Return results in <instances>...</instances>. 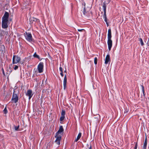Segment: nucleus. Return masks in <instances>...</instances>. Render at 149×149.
<instances>
[{
    "mask_svg": "<svg viewBox=\"0 0 149 149\" xmlns=\"http://www.w3.org/2000/svg\"><path fill=\"white\" fill-rule=\"evenodd\" d=\"M9 17V13L7 12H5L2 18V27L3 29H6L8 27Z\"/></svg>",
    "mask_w": 149,
    "mask_h": 149,
    "instance_id": "obj_1",
    "label": "nucleus"
},
{
    "mask_svg": "<svg viewBox=\"0 0 149 149\" xmlns=\"http://www.w3.org/2000/svg\"><path fill=\"white\" fill-rule=\"evenodd\" d=\"M107 38V44L108 45V49L109 51H110L112 45V42L111 40V31L110 29H109L108 30Z\"/></svg>",
    "mask_w": 149,
    "mask_h": 149,
    "instance_id": "obj_2",
    "label": "nucleus"
},
{
    "mask_svg": "<svg viewBox=\"0 0 149 149\" xmlns=\"http://www.w3.org/2000/svg\"><path fill=\"white\" fill-rule=\"evenodd\" d=\"M17 93H17L15 90H14L11 99V101L12 103H15L18 102L19 97L18 96Z\"/></svg>",
    "mask_w": 149,
    "mask_h": 149,
    "instance_id": "obj_3",
    "label": "nucleus"
},
{
    "mask_svg": "<svg viewBox=\"0 0 149 149\" xmlns=\"http://www.w3.org/2000/svg\"><path fill=\"white\" fill-rule=\"evenodd\" d=\"M21 60L20 57L16 55H13V64H16L19 63Z\"/></svg>",
    "mask_w": 149,
    "mask_h": 149,
    "instance_id": "obj_4",
    "label": "nucleus"
},
{
    "mask_svg": "<svg viewBox=\"0 0 149 149\" xmlns=\"http://www.w3.org/2000/svg\"><path fill=\"white\" fill-rule=\"evenodd\" d=\"M24 36L26 39L29 42H31L32 41V36L30 33L26 32Z\"/></svg>",
    "mask_w": 149,
    "mask_h": 149,
    "instance_id": "obj_5",
    "label": "nucleus"
},
{
    "mask_svg": "<svg viewBox=\"0 0 149 149\" xmlns=\"http://www.w3.org/2000/svg\"><path fill=\"white\" fill-rule=\"evenodd\" d=\"M43 63L42 62H40L38 65L37 67V69L39 73H41L43 72Z\"/></svg>",
    "mask_w": 149,
    "mask_h": 149,
    "instance_id": "obj_6",
    "label": "nucleus"
},
{
    "mask_svg": "<svg viewBox=\"0 0 149 149\" xmlns=\"http://www.w3.org/2000/svg\"><path fill=\"white\" fill-rule=\"evenodd\" d=\"M55 138H56L55 141V143L58 145H59L60 144V141L61 138V136L55 135Z\"/></svg>",
    "mask_w": 149,
    "mask_h": 149,
    "instance_id": "obj_7",
    "label": "nucleus"
},
{
    "mask_svg": "<svg viewBox=\"0 0 149 149\" xmlns=\"http://www.w3.org/2000/svg\"><path fill=\"white\" fill-rule=\"evenodd\" d=\"M33 95V94L32 93V91L31 90H27L26 93V95L29 96V100H30L31 98Z\"/></svg>",
    "mask_w": 149,
    "mask_h": 149,
    "instance_id": "obj_8",
    "label": "nucleus"
},
{
    "mask_svg": "<svg viewBox=\"0 0 149 149\" xmlns=\"http://www.w3.org/2000/svg\"><path fill=\"white\" fill-rule=\"evenodd\" d=\"M64 131V130L62 126H61L59 128L57 131V132L56 133V135H60L59 134H61Z\"/></svg>",
    "mask_w": 149,
    "mask_h": 149,
    "instance_id": "obj_9",
    "label": "nucleus"
},
{
    "mask_svg": "<svg viewBox=\"0 0 149 149\" xmlns=\"http://www.w3.org/2000/svg\"><path fill=\"white\" fill-rule=\"evenodd\" d=\"M109 2V1H108V3H106V1H104L103 3L102 8L103 9L104 13H106L107 6Z\"/></svg>",
    "mask_w": 149,
    "mask_h": 149,
    "instance_id": "obj_10",
    "label": "nucleus"
},
{
    "mask_svg": "<svg viewBox=\"0 0 149 149\" xmlns=\"http://www.w3.org/2000/svg\"><path fill=\"white\" fill-rule=\"evenodd\" d=\"M67 82V78L66 77V74H65L64 76L63 81V88L64 90H65L66 88Z\"/></svg>",
    "mask_w": 149,
    "mask_h": 149,
    "instance_id": "obj_11",
    "label": "nucleus"
},
{
    "mask_svg": "<svg viewBox=\"0 0 149 149\" xmlns=\"http://www.w3.org/2000/svg\"><path fill=\"white\" fill-rule=\"evenodd\" d=\"M110 56L109 54L107 55L105 58V64H107L109 62H110Z\"/></svg>",
    "mask_w": 149,
    "mask_h": 149,
    "instance_id": "obj_12",
    "label": "nucleus"
},
{
    "mask_svg": "<svg viewBox=\"0 0 149 149\" xmlns=\"http://www.w3.org/2000/svg\"><path fill=\"white\" fill-rule=\"evenodd\" d=\"M81 133H79L77 136V138L75 139L74 141L77 142L81 137Z\"/></svg>",
    "mask_w": 149,
    "mask_h": 149,
    "instance_id": "obj_13",
    "label": "nucleus"
},
{
    "mask_svg": "<svg viewBox=\"0 0 149 149\" xmlns=\"http://www.w3.org/2000/svg\"><path fill=\"white\" fill-rule=\"evenodd\" d=\"M147 144V139L146 138L144 142L143 143V149H146V146Z\"/></svg>",
    "mask_w": 149,
    "mask_h": 149,
    "instance_id": "obj_14",
    "label": "nucleus"
},
{
    "mask_svg": "<svg viewBox=\"0 0 149 149\" xmlns=\"http://www.w3.org/2000/svg\"><path fill=\"white\" fill-rule=\"evenodd\" d=\"M33 56L35 58H38V59H40V56L39 55H38L37 54H36V52H35L33 55Z\"/></svg>",
    "mask_w": 149,
    "mask_h": 149,
    "instance_id": "obj_15",
    "label": "nucleus"
},
{
    "mask_svg": "<svg viewBox=\"0 0 149 149\" xmlns=\"http://www.w3.org/2000/svg\"><path fill=\"white\" fill-rule=\"evenodd\" d=\"M103 18L104 19V20L105 22H107V17L106 13H104L103 15Z\"/></svg>",
    "mask_w": 149,
    "mask_h": 149,
    "instance_id": "obj_16",
    "label": "nucleus"
},
{
    "mask_svg": "<svg viewBox=\"0 0 149 149\" xmlns=\"http://www.w3.org/2000/svg\"><path fill=\"white\" fill-rule=\"evenodd\" d=\"M139 40L140 42L141 45L142 46H143L144 44L142 39L141 38H139Z\"/></svg>",
    "mask_w": 149,
    "mask_h": 149,
    "instance_id": "obj_17",
    "label": "nucleus"
},
{
    "mask_svg": "<svg viewBox=\"0 0 149 149\" xmlns=\"http://www.w3.org/2000/svg\"><path fill=\"white\" fill-rule=\"evenodd\" d=\"M33 19H32V20L34 22H36L37 23H38L40 22L39 20L36 18L33 17Z\"/></svg>",
    "mask_w": 149,
    "mask_h": 149,
    "instance_id": "obj_18",
    "label": "nucleus"
},
{
    "mask_svg": "<svg viewBox=\"0 0 149 149\" xmlns=\"http://www.w3.org/2000/svg\"><path fill=\"white\" fill-rule=\"evenodd\" d=\"M65 118V116H61V117L60 119V123H62V122L64 119Z\"/></svg>",
    "mask_w": 149,
    "mask_h": 149,
    "instance_id": "obj_19",
    "label": "nucleus"
},
{
    "mask_svg": "<svg viewBox=\"0 0 149 149\" xmlns=\"http://www.w3.org/2000/svg\"><path fill=\"white\" fill-rule=\"evenodd\" d=\"M65 111L64 110H62L61 113V116H65Z\"/></svg>",
    "mask_w": 149,
    "mask_h": 149,
    "instance_id": "obj_20",
    "label": "nucleus"
},
{
    "mask_svg": "<svg viewBox=\"0 0 149 149\" xmlns=\"http://www.w3.org/2000/svg\"><path fill=\"white\" fill-rule=\"evenodd\" d=\"M3 112L4 113H5V114H6L8 112V111L6 109V107L3 110Z\"/></svg>",
    "mask_w": 149,
    "mask_h": 149,
    "instance_id": "obj_21",
    "label": "nucleus"
},
{
    "mask_svg": "<svg viewBox=\"0 0 149 149\" xmlns=\"http://www.w3.org/2000/svg\"><path fill=\"white\" fill-rule=\"evenodd\" d=\"M97 58L95 57L94 58V62L95 65H96L97 63Z\"/></svg>",
    "mask_w": 149,
    "mask_h": 149,
    "instance_id": "obj_22",
    "label": "nucleus"
},
{
    "mask_svg": "<svg viewBox=\"0 0 149 149\" xmlns=\"http://www.w3.org/2000/svg\"><path fill=\"white\" fill-rule=\"evenodd\" d=\"M141 86L142 87V92H143V95L145 96V94H144V86H143V85H141Z\"/></svg>",
    "mask_w": 149,
    "mask_h": 149,
    "instance_id": "obj_23",
    "label": "nucleus"
},
{
    "mask_svg": "<svg viewBox=\"0 0 149 149\" xmlns=\"http://www.w3.org/2000/svg\"><path fill=\"white\" fill-rule=\"evenodd\" d=\"M19 127V125H18V126H15V130L16 131H17Z\"/></svg>",
    "mask_w": 149,
    "mask_h": 149,
    "instance_id": "obj_24",
    "label": "nucleus"
},
{
    "mask_svg": "<svg viewBox=\"0 0 149 149\" xmlns=\"http://www.w3.org/2000/svg\"><path fill=\"white\" fill-rule=\"evenodd\" d=\"M135 146L134 147V149H136L137 148V142H136V143L135 142Z\"/></svg>",
    "mask_w": 149,
    "mask_h": 149,
    "instance_id": "obj_25",
    "label": "nucleus"
},
{
    "mask_svg": "<svg viewBox=\"0 0 149 149\" xmlns=\"http://www.w3.org/2000/svg\"><path fill=\"white\" fill-rule=\"evenodd\" d=\"M3 32L4 33L5 35H6V36H8V31L5 32L4 31H3Z\"/></svg>",
    "mask_w": 149,
    "mask_h": 149,
    "instance_id": "obj_26",
    "label": "nucleus"
},
{
    "mask_svg": "<svg viewBox=\"0 0 149 149\" xmlns=\"http://www.w3.org/2000/svg\"><path fill=\"white\" fill-rule=\"evenodd\" d=\"M18 68V66L17 65H15V67L14 68V69L15 70H17Z\"/></svg>",
    "mask_w": 149,
    "mask_h": 149,
    "instance_id": "obj_27",
    "label": "nucleus"
},
{
    "mask_svg": "<svg viewBox=\"0 0 149 149\" xmlns=\"http://www.w3.org/2000/svg\"><path fill=\"white\" fill-rule=\"evenodd\" d=\"M83 13V14L84 15H85L86 14V11L85 7L84 8Z\"/></svg>",
    "mask_w": 149,
    "mask_h": 149,
    "instance_id": "obj_28",
    "label": "nucleus"
},
{
    "mask_svg": "<svg viewBox=\"0 0 149 149\" xmlns=\"http://www.w3.org/2000/svg\"><path fill=\"white\" fill-rule=\"evenodd\" d=\"M78 31H79V32H80V31H84V30L83 29H78Z\"/></svg>",
    "mask_w": 149,
    "mask_h": 149,
    "instance_id": "obj_29",
    "label": "nucleus"
},
{
    "mask_svg": "<svg viewBox=\"0 0 149 149\" xmlns=\"http://www.w3.org/2000/svg\"><path fill=\"white\" fill-rule=\"evenodd\" d=\"M59 70L61 72H63L62 68L61 67L59 68Z\"/></svg>",
    "mask_w": 149,
    "mask_h": 149,
    "instance_id": "obj_30",
    "label": "nucleus"
},
{
    "mask_svg": "<svg viewBox=\"0 0 149 149\" xmlns=\"http://www.w3.org/2000/svg\"><path fill=\"white\" fill-rule=\"evenodd\" d=\"M1 70H2V71L3 74V75H5V73H4V72L3 69V68H2L1 69Z\"/></svg>",
    "mask_w": 149,
    "mask_h": 149,
    "instance_id": "obj_31",
    "label": "nucleus"
},
{
    "mask_svg": "<svg viewBox=\"0 0 149 149\" xmlns=\"http://www.w3.org/2000/svg\"><path fill=\"white\" fill-rule=\"evenodd\" d=\"M60 74L62 77H63V72H61Z\"/></svg>",
    "mask_w": 149,
    "mask_h": 149,
    "instance_id": "obj_32",
    "label": "nucleus"
},
{
    "mask_svg": "<svg viewBox=\"0 0 149 149\" xmlns=\"http://www.w3.org/2000/svg\"><path fill=\"white\" fill-rule=\"evenodd\" d=\"M88 149H92V147H91V145L89 147Z\"/></svg>",
    "mask_w": 149,
    "mask_h": 149,
    "instance_id": "obj_33",
    "label": "nucleus"
},
{
    "mask_svg": "<svg viewBox=\"0 0 149 149\" xmlns=\"http://www.w3.org/2000/svg\"><path fill=\"white\" fill-rule=\"evenodd\" d=\"M106 22V23L107 24V26H109V24H108V22Z\"/></svg>",
    "mask_w": 149,
    "mask_h": 149,
    "instance_id": "obj_34",
    "label": "nucleus"
},
{
    "mask_svg": "<svg viewBox=\"0 0 149 149\" xmlns=\"http://www.w3.org/2000/svg\"><path fill=\"white\" fill-rule=\"evenodd\" d=\"M66 72V70H65L64 71V72Z\"/></svg>",
    "mask_w": 149,
    "mask_h": 149,
    "instance_id": "obj_35",
    "label": "nucleus"
}]
</instances>
